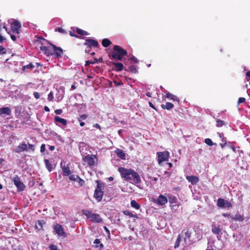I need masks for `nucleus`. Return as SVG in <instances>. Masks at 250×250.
I'll list each match as a JSON object with an SVG mask.
<instances>
[{
  "instance_id": "f257e3e1",
  "label": "nucleus",
  "mask_w": 250,
  "mask_h": 250,
  "mask_svg": "<svg viewBox=\"0 0 250 250\" xmlns=\"http://www.w3.org/2000/svg\"><path fill=\"white\" fill-rule=\"evenodd\" d=\"M118 171L120 172L121 177L126 181L135 184H139L141 182L139 174L132 168L120 167Z\"/></svg>"
},
{
  "instance_id": "f03ea898",
  "label": "nucleus",
  "mask_w": 250,
  "mask_h": 250,
  "mask_svg": "<svg viewBox=\"0 0 250 250\" xmlns=\"http://www.w3.org/2000/svg\"><path fill=\"white\" fill-rule=\"evenodd\" d=\"M127 54V51L119 45H114L112 52L108 53V57L111 60L122 61L124 56Z\"/></svg>"
},
{
  "instance_id": "7ed1b4c3",
  "label": "nucleus",
  "mask_w": 250,
  "mask_h": 250,
  "mask_svg": "<svg viewBox=\"0 0 250 250\" xmlns=\"http://www.w3.org/2000/svg\"><path fill=\"white\" fill-rule=\"evenodd\" d=\"M83 213L91 222L98 223L103 222V219L99 214L92 213L91 211L88 210H83Z\"/></svg>"
},
{
  "instance_id": "20e7f679",
  "label": "nucleus",
  "mask_w": 250,
  "mask_h": 250,
  "mask_svg": "<svg viewBox=\"0 0 250 250\" xmlns=\"http://www.w3.org/2000/svg\"><path fill=\"white\" fill-rule=\"evenodd\" d=\"M97 185L96 188L94 191V197L98 202L102 200L104 195V191L102 190L104 187L103 183L97 181Z\"/></svg>"
},
{
  "instance_id": "39448f33",
  "label": "nucleus",
  "mask_w": 250,
  "mask_h": 250,
  "mask_svg": "<svg viewBox=\"0 0 250 250\" xmlns=\"http://www.w3.org/2000/svg\"><path fill=\"white\" fill-rule=\"evenodd\" d=\"M13 182L14 184L17 187L18 191H22L25 189V186L21 181L20 178L18 175L14 178Z\"/></svg>"
},
{
  "instance_id": "423d86ee",
  "label": "nucleus",
  "mask_w": 250,
  "mask_h": 250,
  "mask_svg": "<svg viewBox=\"0 0 250 250\" xmlns=\"http://www.w3.org/2000/svg\"><path fill=\"white\" fill-rule=\"evenodd\" d=\"M158 162L159 164L164 161H167L169 158V153L168 151L166 150L163 152H158Z\"/></svg>"
},
{
  "instance_id": "0eeeda50",
  "label": "nucleus",
  "mask_w": 250,
  "mask_h": 250,
  "mask_svg": "<svg viewBox=\"0 0 250 250\" xmlns=\"http://www.w3.org/2000/svg\"><path fill=\"white\" fill-rule=\"evenodd\" d=\"M21 28V24L18 21H14L11 24V31L13 34L19 35Z\"/></svg>"
},
{
  "instance_id": "6e6552de",
  "label": "nucleus",
  "mask_w": 250,
  "mask_h": 250,
  "mask_svg": "<svg viewBox=\"0 0 250 250\" xmlns=\"http://www.w3.org/2000/svg\"><path fill=\"white\" fill-rule=\"evenodd\" d=\"M70 181L76 182L78 187H82L84 185L85 182L79 175L76 174L70 175L69 177Z\"/></svg>"
},
{
  "instance_id": "1a4fd4ad",
  "label": "nucleus",
  "mask_w": 250,
  "mask_h": 250,
  "mask_svg": "<svg viewBox=\"0 0 250 250\" xmlns=\"http://www.w3.org/2000/svg\"><path fill=\"white\" fill-rule=\"evenodd\" d=\"M54 229L56 233L59 236H62L63 238H65L67 236L66 233L64 232V229L59 224H57L54 227Z\"/></svg>"
},
{
  "instance_id": "9d476101",
  "label": "nucleus",
  "mask_w": 250,
  "mask_h": 250,
  "mask_svg": "<svg viewBox=\"0 0 250 250\" xmlns=\"http://www.w3.org/2000/svg\"><path fill=\"white\" fill-rule=\"evenodd\" d=\"M153 202L158 205L164 206L167 203L168 200L166 196L160 194L157 199L154 200Z\"/></svg>"
},
{
  "instance_id": "9b49d317",
  "label": "nucleus",
  "mask_w": 250,
  "mask_h": 250,
  "mask_svg": "<svg viewBox=\"0 0 250 250\" xmlns=\"http://www.w3.org/2000/svg\"><path fill=\"white\" fill-rule=\"evenodd\" d=\"M53 53L52 56H54L55 58H60L63 54V49L61 47H57L55 45H52Z\"/></svg>"
},
{
  "instance_id": "f8f14e48",
  "label": "nucleus",
  "mask_w": 250,
  "mask_h": 250,
  "mask_svg": "<svg viewBox=\"0 0 250 250\" xmlns=\"http://www.w3.org/2000/svg\"><path fill=\"white\" fill-rule=\"evenodd\" d=\"M96 157L94 155H88L83 158L84 162L87 163L89 166H93L95 164V159Z\"/></svg>"
},
{
  "instance_id": "ddd939ff",
  "label": "nucleus",
  "mask_w": 250,
  "mask_h": 250,
  "mask_svg": "<svg viewBox=\"0 0 250 250\" xmlns=\"http://www.w3.org/2000/svg\"><path fill=\"white\" fill-rule=\"evenodd\" d=\"M53 44H50L49 46H45L42 45L40 48L41 51L43 52L44 54L46 56H52L53 53Z\"/></svg>"
},
{
  "instance_id": "4468645a",
  "label": "nucleus",
  "mask_w": 250,
  "mask_h": 250,
  "mask_svg": "<svg viewBox=\"0 0 250 250\" xmlns=\"http://www.w3.org/2000/svg\"><path fill=\"white\" fill-rule=\"evenodd\" d=\"M83 44L90 47H98L99 46V44L98 41L96 40L92 39H86L85 40V42L83 43Z\"/></svg>"
},
{
  "instance_id": "2eb2a0df",
  "label": "nucleus",
  "mask_w": 250,
  "mask_h": 250,
  "mask_svg": "<svg viewBox=\"0 0 250 250\" xmlns=\"http://www.w3.org/2000/svg\"><path fill=\"white\" fill-rule=\"evenodd\" d=\"M61 167L62 169V174L63 176H67L70 175L71 172L70 169L69 165H67L66 166L65 165V162H64V161L61 162Z\"/></svg>"
},
{
  "instance_id": "dca6fc26",
  "label": "nucleus",
  "mask_w": 250,
  "mask_h": 250,
  "mask_svg": "<svg viewBox=\"0 0 250 250\" xmlns=\"http://www.w3.org/2000/svg\"><path fill=\"white\" fill-rule=\"evenodd\" d=\"M112 65H114V68H113L112 69L117 72L122 71L124 68L123 64L121 62H110L108 64V65L109 66H111Z\"/></svg>"
},
{
  "instance_id": "f3484780",
  "label": "nucleus",
  "mask_w": 250,
  "mask_h": 250,
  "mask_svg": "<svg viewBox=\"0 0 250 250\" xmlns=\"http://www.w3.org/2000/svg\"><path fill=\"white\" fill-rule=\"evenodd\" d=\"M15 152L20 153L24 151H28L27 145L25 143L20 144L14 150Z\"/></svg>"
},
{
  "instance_id": "a211bd4d",
  "label": "nucleus",
  "mask_w": 250,
  "mask_h": 250,
  "mask_svg": "<svg viewBox=\"0 0 250 250\" xmlns=\"http://www.w3.org/2000/svg\"><path fill=\"white\" fill-rule=\"evenodd\" d=\"M179 235H181V238H183L184 241L186 242L187 239H189L190 233L188 229H183L181 234Z\"/></svg>"
},
{
  "instance_id": "6ab92c4d",
  "label": "nucleus",
  "mask_w": 250,
  "mask_h": 250,
  "mask_svg": "<svg viewBox=\"0 0 250 250\" xmlns=\"http://www.w3.org/2000/svg\"><path fill=\"white\" fill-rule=\"evenodd\" d=\"M186 179L189 182H190L192 185H195L199 181V178L193 175L187 176Z\"/></svg>"
},
{
  "instance_id": "aec40b11",
  "label": "nucleus",
  "mask_w": 250,
  "mask_h": 250,
  "mask_svg": "<svg viewBox=\"0 0 250 250\" xmlns=\"http://www.w3.org/2000/svg\"><path fill=\"white\" fill-rule=\"evenodd\" d=\"M165 98H168L170 100L173 101L174 102L176 101L177 102V103H179V100L178 98L176 96L174 95L169 92H167L166 94Z\"/></svg>"
},
{
  "instance_id": "412c9836",
  "label": "nucleus",
  "mask_w": 250,
  "mask_h": 250,
  "mask_svg": "<svg viewBox=\"0 0 250 250\" xmlns=\"http://www.w3.org/2000/svg\"><path fill=\"white\" fill-rule=\"evenodd\" d=\"M34 67L35 66L33 65V64L32 62H30L27 65L23 66L21 70L23 72H27L28 71L32 70L34 68Z\"/></svg>"
},
{
  "instance_id": "4be33fe9",
  "label": "nucleus",
  "mask_w": 250,
  "mask_h": 250,
  "mask_svg": "<svg viewBox=\"0 0 250 250\" xmlns=\"http://www.w3.org/2000/svg\"><path fill=\"white\" fill-rule=\"evenodd\" d=\"M6 114L10 115L11 114V110L9 107H2L0 108V115Z\"/></svg>"
},
{
  "instance_id": "5701e85b",
  "label": "nucleus",
  "mask_w": 250,
  "mask_h": 250,
  "mask_svg": "<svg viewBox=\"0 0 250 250\" xmlns=\"http://www.w3.org/2000/svg\"><path fill=\"white\" fill-rule=\"evenodd\" d=\"M54 121L57 123H60L63 125H67V120L60 118L59 116H56L54 117Z\"/></svg>"
},
{
  "instance_id": "b1692460",
  "label": "nucleus",
  "mask_w": 250,
  "mask_h": 250,
  "mask_svg": "<svg viewBox=\"0 0 250 250\" xmlns=\"http://www.w3.org/2000/svg\"><path fill=\"white\" fill-rule=\"evenodd\" d=\"M211 231L215 234H219L221 231V229L219 226L213 225L211 226Z\"/></svg>"
},
{
  "instance_id": "393cba45",
  "label": "nucleus",
  "mask_w": 250,
  "mask_h": 250,
  "mask_svg": "<svg viewBox=\"0 0 250 250\" xmlns=\"http://www.w3.org/2000/svg\"><path fill=\"white\" fill-rule=\"evenodd\" d=\"M161 106L162 108H163V109H166L167 110H170L173 108L174 105L171 103L167 102L165 105L164 104H162Z\"/></svg>"
},
{
  "instance_id": "a878e982",
  "label": "nucleus",
  "mask_w": 250,
  "mask_h": 250,
  "mask_svg": "<svg viewBox=\"0 0 250 250\" xmlns=\"http://www.w3.org/2000/svg\"><path fill=\"white\" fill-rule=\"evenodd\" d=\"M115 152H116L117 155L119 158H120L122 160L125 159V154L122 150H121L120 149H117Z\"/></svg>"
},
{
  "instance_id": "bb28decb",
  "label": "nucleus",
  "mask_w": 250,
  "mask_h": 250,
  "mask_svg": "<svg viewBox=\"0 0 250 250\" xmlns=\"http://www.w3.org/2000/svg\"><path fill=\"white\" fill-rule=\"evenodd\" d=\"M168 201L170 204H176L178 202V200L176 197L173 195H170L168 197Z\"/></svg>"
},
{
  "instance_id": "cd10ccee",
  "label": "nucleus",
  "mask_w": 250,
  "mask_h": 250,
  "mask_svg": "<svg viewBox=\"0 0 250 250\" xmlns=\"http://www.w3.org/2000/svg\"><path fill=\"white\" fill-rule=\"evenodd\" d=\"M44 224V221L40 220H38L35 222V227L38 230H41L42 229L43 224Z\"/></svg>"
},
{
  "instance_id": "c85d7f7f",
  "label": "nucleus",
  "mask_w": 250,
  "mask_h": 250,
  "mask_svg": "<svg viewBox=\"0 0 250 250\" xmlns=\"http://www.w3.org/2000/svg\"><path fill=\"white\" fill-rule=\"evenodd\" d=\"M111 43V42L107 38L104 39L102 41V45L104 47H108Z\"/></svg>"
},
{
  "instance_id": "c756f323",
  "label": "nucleus",
  "mask_w": 250,
  "mask_h": 250,
  "mask_svg": "<svg viewBox=\"0 0 250 250\" xmlns=\"http://www.w3.org/2000/svg\"><path fill=\"white\" fill-rule=\"evenodd\" d=\"M44 162L45 165V167L47 170L50 172L52 171L53 167L52 166V164L50 163L48 159H45L44 160Z\"/></svg>"
},
{
  "instance_id": "7c9ffc66",
  "label": "nucleus",
  "mask_w": 250,
  "mask_h": 250,
  "mask_svg": "<svg viewBox=\"0 0 250 250\" xmlns=\"http://www.w3.org/2000/svg\"><path fill=\"white\" fill-rule=\"evenodd\" d=\"M130 205L132 208H133L136 209H140V207H141L140 204L138 202H137V201H135V200H133L131 201Z\"/></svg>"
},
{
  "instance_id": "2f4dec72",
  "label": "nucleus",
  "mask_w": 250,
  "mask_h": 250,
  "mask_svg": "<svg viewBox=\"0 0 250 250\" xmlns=\"http://www.w3.org/2000/svg\"><path fill=\"white\" fill-rule=\"evenodd\" d=\"M225 199L222 198H219L217 201V206L221 208H224L225 207Z\"/></svg>"
},
{
  "instance_id": "473e14b6",
  "label": "nucleus",
  "mask_w": 250,
  "mask_h": 250,
  "mask_svg": "<svg viewBox=\"0 0 250 250\" xmlns=\"http://www.w3.org/2000/svg\"><path fill=\"white\" fill-rule=\"evenodd\" d=\"M123 212L125 215L129 216L131 217L136 218H138L137 214H134L131 212H130V211H129L128 210H124L123 211Z\"/></svg>"
},
{
  "instance_id": "72a5a7b5",
  "label": "nucleus",
  "mask_w": 250,
  "mask_h": 250,
  "mask_svg": "<svg viewBox=\"0 0 250 250\" xmlns=\"http://www.w3.org/2000/svg\"><path fill=\"white\" fill-rule=\"evenodd\" d=\"M76 32L77 34L82 36H86L88 35V33L86 31L83 30L80 28H79L78 27L76 28Z\"/></svg>"
},
{
  "instance_id": "f704fd0d",
  "label": "nucleus",
  "mask_w": 250,
  "mask_h": 250,
  "mask_svg": "<svg viewBox=\"0 0 250 250\" xmlns=\"http://www.w3.org/2000/svg\"><path fill=\"white\" fill-rule=\"evenodd\" d=\"M232 219L234 220L239 221H243L244 218L242 215L240 214H236L234 217H232Z\"/></svg>"
},
{
  "instance_id": "c9c22d12",
  "label": "nucleus",
  "mask_w": 250,
  "mask_h": 250,
  "mask_svg": "<svg viewBox=\"0 0 250 250\" xmlns=\"http://www.w3.org/2000/svg\"><path fill=\"white\" fill-rule=\"evenodd\" d=\"M128 69L130 72L133 73H137L138 72L136 67L135 65H131L128 67Z\"/></svg>"
},
{
  "instance_id": "e433bc0d",
  "label": "nucleus",
  "mask_w": 250,
  "mask_h": 250,
  "mask_svg": "<svg viewBox=\"0 0 250 250\" xmlns=\"http://www.w3.org/2000/svg\"><path fill=\"white\" fill-rule=\"evenodd\" d=\"M204 142L207 145L209 146H212L213 145H216V143H213L212 140L209 138L205 139Z\"/></svg>"
},
{
  "instance_id": "4c0bfd02",
  "label": "nucleus",
  "mask_w": 250,
  "mask_h": 250,
  "mask_svg": "<svg viewBox=\"0 0 250 250\" xmlns=\"http://www.w3.org/2000/svg\"><path fill=\"white\" fill-rule=\"evenodd\" d=\"M181 239V235H178L174 247L175 249H176L179 247Z\"/></svg>"
},
{
  "instance_id": "58836bf2",
  "label": "nucleus",
  "mask_w": 250,
  "mask_h": 250,
  "mask_svg": "<svg viewBox=\"0 0 250 250\" xmlns=\"http://www.w3.org/2000/svg\"><path fill=\"white\" fill-rule=\"evenodd\" d=\"M216 126L219 127L222 126L225 124L224 121L219 119H217L216 120Z\"/></svg>"
},
{
  "instance_id": "ea45409f",
  "label": "nucleus",
  "mask_w": 250,
  "mask_h": 250,
  "mask_svg": "<svg viewBox=\"0 0 250 250\" xmlns=\"http://www.w3.org/2000/svg\"><path fill=\"white\" fill-rule=\"evenodd\" d=\"M98 63V60H97V59L94 58V61H86L85 62V65L87 66V65H89L90 64H94V63Z\"/></svg>"
},
{
  "instance_id": "a19ab883",
  "label": "nucleus",
  "mask_w": 250,
  "mask_h": 250,
  "mask_svg": "<svg viewBox=\"0 0 250 250\" xmlns=\"http://www.w3.org/2000/svg\"><path fill=\"white\" fill-rule=\"evenodd\" d=\"M221 140L222 142L220 144V146L222 148H223L227 144V141L225 137L222 138Z\"/></svg>"
},
{
  "instance_id": "79ce46f5",
  "label": "nucleus",
  "mask_w": 250,
  "mask_h": 250,
  "mask_svg": "<svg viewBox=\"0 0 250 250\" xmlns=\"http://www.w3.org/2000/svg\"><path fill=\"white\" fill-rule=\"evenodd\" d=\"M88 116L86 114H83L81 115L78 118V120L79 122H81V121L85 120Z\"/></svg>"
},
{
  "instance_id": "37998d69",
  "label": "nucleus",
  "mask_w": 250,
  "mask_h": 250,
  "mask_svg": "<svg viewBox=\"0 0 250 250\" xmlns=\"http://www.w3.org/2000/svg\"><path fill=\"white\" fill-rule=\"evenodd\" d=\"M27 149L28 150H31L32 151H34L35 149V146L34 145H32L30 144H28L27 145Z\"/></svg>"
},
{
  "instance_id": "c03bdc74",
  "label": "nucleus",
  "mask_w": 250,
  "mask_h": 250,
  "mask_svg": "<svg viewBox=\"0 0 250 250\" xmlns=\"http://www.w3.org/2000/svg\"><path fill=\"white\" fill-rule=\"evenodd\" d=\"M224 204H225V208H231L232 207V204L229 202L228 201H227V200H225Z\"/></svg>"
},
{
  "instance_id": "a18cd8bd",
  "label": "nucleus",
  "mask_w": 250,
  "mask_h": 250,
  "mask_svg": "<svg viewBox=\"0 0 250 250\" xmlns=\"http://www.w3.org/2000/svg\"><path fill=\"white\" fill-rule=\"evenodd\" d=\"M10 37L11 39L15 42L16 41L17 38H20V35H18L17 34H12L10 35Z\"/></svg>"
},
{
  "instance_id": "49530a36",
  "label": "nucleus",
  "mask_w": 250,
  "mask_h": 250,
  "mask_svg": "<svg viewBox=\"0 0 250 250\" xmlns=\"http://www.w3.org/2000/svg\"><path fill=\"white\" fill-rule=\"evenodd\" d=\"M245 101H246V99L245 98H243V97L239 98L237 101V105H239L240 104L244 103L245 102Z\"/></svg>"
},
{
  "instance_id": "de8ad7c7",
  "label": "nucleus",
  "mask_w": 250,
  "mask_h": 250,
  "mask_svg": "<svg viewBox=\"0 0 250 250\" xmlns=\"http://www.w3.org/2000/svg\"><path fill=\"white\" fill-rule=\"evenodd\" d=\"M6 53V49L2 46H0V53L4 54Z\"/></svg>"
},
{
  "instance_id": "09e8293b",
  "label": "nucleus",
  "mask_w": 250,
  "mask_h": 250,
  "mask_svg": "<svg viewBox=\"0 0 250 250\" xmlns=\"http://www.w3.org/2000/svg\"><path fill=\"white\" fill-rule=\"evenodd\" d=\"M53 95L52 92H50L49 94L48 95V98L47 99L49 101H52L53 99Z\"/></svg>"
},
{
  "instance_id": "8fccbe9b",
  "label": "nucleus",
  "mask_w": 250,
  "mask_h": 250,
  "mask_svg": "<svg viewBox=\"0 0 250 250\" xmlns=\"http://www.w3.org/2000/svg\"><path fill=\"white\" fill-rule=\"evenodd\" d=\"M49 249L50 250H57V247L56 246L53 245V244H51L49 247Z\"/></svg>"
},
{
  "instance_id": "3c124183",
  "label": "nucleus",
  "mask_w": 250,
  "mask_h": 250,
  "mask_svg": "<svg viewBox=\"0 0 250 250\" xmlns=\"http://www.w3.org/2000/svg\"><path fill=\"white\" fill-rule=\"evenodd\" d=\"M45 150V145L44 144H42L41 146V152L42 153H43Z\"/></svg>"
},
{
  "instance_id": "603ef678",
  "label": "nucleus",
  "mask_w": 250,
  "mask_h": 250,
  "mask_svg": "<svg viewBox=\"0 0 250 250\" xmlns=\"http://www.w3.org/2000/svg\"><path fill=\"white\" fill-rule=\"evenodd\" d=\"M33 95L34 96V97L36 99H38L40 98V94L37 92H34V93H33Z\"/></svg>"
},
{
  "instance_id": "864d4df0",
  "label": "nucleus",
  "mask_w": 250,
  "mask_h": 250,
  "mask_svg": "<svg viewBox=\"0 0 250 250\" xmlns=\"http://www.w3.org/2000/svg\"><path fill=\"white\" fill-rule=\"evenodd\" d=\"M62 110L61 109H58L55 110V113L56 114H61L62 113Z\"/></svg>"
},
{
  "instance_id": "5fc2aeb1",
  "label": "nucleus",
  "mask_w": 250,
  "mask_h": 250,
  "mask_svg": "<svg viewBox=\"0 0 250 250\" xmlns=\"http://www.w3.org/2000/svg\"><path fill=\"white\" fill-rule=\"evenodd\" d=\"M148 104L149 105V106L152 108L153 109H154V110H155L156 111H157V108L155 107V106L154 105V104L151 102H149L148 103Z\"/></svg>"
},
{
  "instance_id": "6e6d98bb",
  "label": "nucleus",
  "mask_w": 250,
  "mask_h": 250,
  "mask_svg": "<svg viewBox=\"0 0 250 250\" xmlns=\"http://www.w3.org/2000/svg\"><path fill=\"white\" fill-rule=\"evenodd\" d=\"M57 30L58 32H59L60 33H65L66 32L63 29H62V27H59L58 29H57Z\"/></svg>"
},
{
  "instance_id": "4d7b16f0",
  "label": "nucleus",
  "mask_w": 250,
  "mask_h": 250,
  "mask_svg": "<svg viewBox=\"0 0 250 250\" xmlns=\"http://www.w3.org/2000/svg\"><path fill=\"white\" fill-rule=\"evenodd\" d=\"M130 59L132 61H134L135 63H138V59L136 57H135L134 56H133L132 57H131L130 58Z\"/></svg>"
},
{
  "instance_id": "13d9d810",
  "label": "nucleus",
  "mask_w": 250,
  "mask_h": 250,
  "mask_svg": "<svg viewBox=\"0 0 250 250\" xmlns=\"http://www.w3.org/2000/svg\"><path fill=\"white\" fill-rule=\"evenodd\" d=\"M93 126L97 128H98L100 130L101 129V126L98 124H95L93 125Z\"/></svg>"
},
{
  "instance_id": "bf43d9fd",
  "label": "nucleus",
  "mask_w": 250,
  "mask_h": 250,
  "mask_svg": "<svg viewBox=\"0 0 250 250\" xmlns=\"http://www.w3.org/2000/svg\"><path fill=\"white\" fill-rule=\"evenodd\" d=\"M104 229L105 230V231H106V233H107L108 234V236H109L110 235V231L109 230V229L105 226H104Z\"/></svg>"
},
{
  "instance_id": "052dcab7",
  "label": "nucleus",
  "mask_w": 250,
  "mask_h": 250,
  "mask_svg": "<svg viewBox=\"0 0 250 250\" xmlns=\"http://www.w3.org/2000/svg\"><path fill=\"white\" fill-rule=\"evenodd\" d=\"M69 34L72 37H74L76 38H79V37L78 35L73 33L71 31H70Z\"/></svg>"
},
{
  "instance_id": "680f3d73",
  "label": "nucleus",
  "mask_w": 250,
  "mask_h": 250,
  "mask_svg": "<svg viewBox=\"0 0 250 250\" xmlns=\"http://www.w3.org/2000/svg\"><path fill=\"white\" fill-rule=\"evenodd\" d=\"M100 240L99 239H96L94 241V243L95 244H100Z\"/></svg>"
},
{
  "instance_id": "e2e57ef3",
  "label": "nucleus",
  "mask_w": 250,
  "mask_h": 250,
  "mask_svg": "<svg viewBox=\"0 0 250 250\" xmlns=\"http://www.w3.org/2000/svg\"><path fill=\"white\" fill-rule=\"evenodd\" d=\"M90 51H91V47L87 46V47L85 50V52L86 53H88L90 52Z\"/></svg>"
},
{
  "instance_id": "0e129e2a",
  "label": "nucleus",
  "mask_w": 250,
  "mask_h": 250,
  "mask_svg": "<svg viewBox=\"0 0 250 250\" xmlns=\"http://www.w3.org/2000/svg\"><path fill=\"white\" fill-rule=\"evenodd\" d=\"M96 248H100L101 249L104 248V245L102 243L100 244V245H97L95 246Z\"/></svg>"
},
{
  "instance_id": "69168bd1",
  "label": "nucleus",
  "mask_w": 250,
  "mask_h": 250,
  "mask_svg": "<svg viewBox=\"0 0 250 250\" xmlns=\"http://www.w3.org/2000/svg\"><path fill=\"white\" fill-rule=\"evenodd\" d=\"M44 110H45V111H47V112H48V111H50V109H49V108L48 106H44Z\"/></svg>"
},
{
  "instance_id": "338daca9",
  "label": "nucleus",
  "mask_w": 250,
  "mask_h": 250,
  "mask_svg": "<svg viewBox=\"0 0 250 250\" xmlns=\"http://www.w3.org/2000/svg\"><path fill=\"white\" fill-rule=\"evenodd\" d=\"M5 39L3 38L2 36L0 35V42H2Z\"/></svg>"
},
{
  "instance_id": "774afa93",
  "label": "nucleus",
  "mask_w": 250,
  "mask_h": 250,
  "mask_svg": "<svg viewBox=\"0 0 250 250\" xmlns=\"http://www.w3.org/2000/svg\"><path fill=\"white\" fill-rule=\"evenodd\" d=\"M246 77H249L250 78V71H249L247 72Z\"/></svg>"
}]
</instances>
